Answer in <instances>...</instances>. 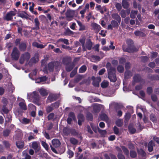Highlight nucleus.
I'll return each mask as SVG.
<instances>
[{"label": "nucleus", "mask_w": 159, "mask_h": 159, "mask_svg": "<svg viewBox=\"0 0 159 159\" xmlns=\"http://www.w3.org/2000/svg\"><path fill=\"white\" fill-rule=\"evenodd\" d=\"M30 57V54L28 52H25L21 55L19 60L20 63L22 64L25 61H28Z\"/></svg>", "instance_id": "f257e3e1"}, {"label": "nucleus", "mask_w": 159, "mask_h": 159, "mask_svg": "<svg viewBox=\"0 0 159 159\" xmlns=\"http://www.w3.org/2000/svg\"><path fill=\"white\" fill-rule=\"evenodd\" d=\"M16 11L15 10L7 12L4 17V19L7 21L12 20L13 19V17L16 15Z\"/></svg>", "instance_id": "f03ea898"}, {"label": "nucleus", "mask_w": 159, "mask_h": 159, "mask_svg": "<svg viewBox=\"0 0 159 159\" xmlns=\"http://www.w3.org/2000/svg\"><path fill=\"white\" fill-rule=\"evenodd\" d=\"M20 56V52L18 49L16 47H14L11 54V56L13 60H17Z\"/></svg>", "instance_id": "7ed1b4c3"}, {"label": "nucleus", "mask_w": 159, "mask_h": 159, "mask_svg": "<svg viewBox=\"0 0 159 159\" xmlns=\"http://www.w3.org/2000/svg\"><path fill=\"white\" fill-rule=\"evenodd\" d=\"M115 72L110 71L108 72V78L111 81L115 82L116 80Z\"/></svg>", "instance_id": "20e7f679"}, {"label": "nucleus", "mask_w": 159, "mask_h": 159, "mask_svg": "<svg viewBox=\"0 0 159 159\" xmlns=\"http://www.w3.org/2000/svg\"><path fill=\"white\" fill-rule=\"evenodd\" d=\"M92 79L93 80V84L95 86L98 87L99 86V83L101 82V80L100 77H98L95 78L94 77H92Z\"/></svg>", "instance_id": "39448f33"}, {"label": "nucleus", "mask_w": 159, "mask_h": 159, "mask_svg": "<svg viewBox=\"0 0 159 159\" xmlns=\"http://www.w3.org/2000/svg\"><path fill=\"white\" fill-rule=\"evenodd\" d=\"M91 26L92 27L93 29L95 31L98 33L101 30L100 26L95 23H93L91 24Z\"/></svg>", "instance_id": "423d86ee"}, {"label": "nucleus", "mask_w": 159, "mask_h": 159, "mask_svg": "<svg viewBox=\"0 0 159 159\" xmlns=\"http://www.w3.org/2000/svg\"><path fill=\"white\" fill-rule=\"evenodd\" d=\"M39 143L37 141H34L32 143V148H33L36 152H38L39 149Z\"/></svg>", "instance_id": "0eeeda50"}, {"label": "nucleus", "mask_w": 159, "mask_h": 159, "mask_svg": "<svg viewBox=\"0 0 159 159\" xmlns=\"http://www.w3.org/2000/svg\"><path fill=\"white\" fill-rule=\"evenodd\" d=\"M30 97L33 98L35 100H38L39 98V95L35 91L33 92L32 93H30Z\"/></svg>", "instance_id": "6e6552de"}, {"label": "nucleus", "mask_w": 159, "mask_h": 159, "mask_svg": "<svg viewBox=\"0 0 159 159\" xmlns=\"http://www.w3.org/2000/svg\"><path fill=\"white\" fill-rule=\"evenodd\" d=\"M92 43L91 42L90 39H87L86 40L85 48L86 49L88 50H90L92 47Z\"/></svg>", "instance_id": "1a4fd4ad"}, {"label": "nucleus", "mask_w": 159, "mask_h": 159, "mask_svg": "<svg viewBox=\"0 0 159 159\" xmlns=\"http://www.w3.org/2000/svg\"><path fill=\"white\" fill-rule=\"evenodd\" d=\"M52 143L53 147L57 148L60 146L61 143L59 140L57 139H54L52 140Z\"/></svg>", "instance_id": "9d476101"}, {"label": "nucleus", "mask_w": 159, "mask_h": 159, "mask_svg": "<svg viewBox=\"0 0 159 159\" xmlns=\"http://www.w3.org/2000/svg\"><path fill=\"white\" fill-rule=\"evenodd\" d=\"M4 116L5 119V121L4 124L5 126L7 125V122H10L11 121V116L10 114H9L4 115Z\"/></svg>", "instance_id": "9b49d317"}, {"label": "nucleus", "mask_w": 159, "mask_h": 159, "mask_svg": "<svg viewBox=\"0 0 159 159\" xmlns=\"http://www.w3.org/2000/svg\"><path fill=\"white\" fill-rule=\"evenodd\" d=\"M74 66V64L73 63H70L69 64H66V71L68 72L70 71Z\"/></svg>", "instance_id": "f8f14e48"}, {"label": "nucleus", "mask_w": 159, "mask_h": 159, "mask_svg": "<svg viewBox=\"0 0 159 159\" xmlns=\"http://www.w3.org/2000/svg\"><path fill=\"white\" fill-rule=\"evenodd\" d=\"M34 23L35 25V27L33 28L34 30L36 29L39 30V29L40 23L39 21V19L36 18L34 19Z\"/></svg>", "instance_id": "ddd939ff"}, {"label": "nucleus", "mask_w": 159, "mask_h": 159, "mask_svg": "<svg viewBox=\"0 0 159 159\" xmlns=\"http://www.w3.org/2000/svg\"><path fill=\"white\" fill-rule=\"evenodd\" d=\"M85 40V38L84 37H83L82 39H80L79 40L80 42L82 44V46L83 49V50L84 51H86V49L85 48V46L84 44Z\"/></svg>", "instance_id": "4468645a"}, {"label": "nucleus", "mask_w": 159, "mask_h": 159, "mask_svg": "<svg viewBox=\"0 0 159 159\" xmlns=\"http://www.w3.org/2000/svg\"><path fill=\"white\" fill-rule=\"evenodd\" d=\"M121 4L122 7L125 9H127L129 7V4L126 0H122Z\"/></svg>", "instance_id": "2eb2a0df"}, {"label": "nucleus", "mask_w": 159, "mask_h": 159, "mask_svg": "<svg viewBox=\"0 0 159 159\" xmlns=\"http://www.w3.org/2000/svg\"><path fill=\"white\" fill-rule=\"evenodd\" d=\"M39 91L40 94L43 96H47L48 94L47 90L44 89L42 88L39 89Z\"/></svg>", "instance_id": "dca6fc26"}, {"label": "nucleus", "mask_w": 159, "mask_h": 159, "mask_svg": "<svg viewBox=\"0 0 159 159\" xmlns=\"http://www.w3.org/2000/svg\"><path fill=\"white\" fill-rule=\"evenodd\" d=\"M111 16L113 19L116 20L118 22H120L121 21L120 17L118 14L116 13L113 14L111 15Z\"/></svg>", "instance_id": "f3484780"}, {"label": "nucleus", "mask_w": 159, "mask_h": 159, "mask_svg": "<svg viewBox=\"0 0 159 159\" xmlns=\"http://www.w3.org/2000/svg\"><path fill=\"white\" fill-rule=\"evenodd\" d=\"M154 145V143L152 141L149 143L148 145V149L150 152H151L153 150Z\"/></svg>", "instance_id": "a211bd4d"}, {"label": "nucleus", "mask_w": 159, "mask_h": 159, "mask_svg": "<svg viewBox=\"0 0 159 159\" xmlns=\"http://www.w3.org/2000/svg\"><path fill=\"white\" fill-rule=\"evenodd\" d=\"M26 48V45L24 43H21L19 46V48L21 51H24L25 50Z\"/></svg>", "instance_id": "6ab92c4d"}, {"label": "nucleus", "mask_w": 159, "mask_h": 159, "mask_svg": "<svg viewBox=\"0 0 159 159\" xmlns=\"http://www.w3.org/2000/svg\"><path fill=\"white\" fill-rule=\"evenodd\" d=\"M61 42L63 43H64L66 45H68L69 44L68 40L67 39H59L57 41V43H60Z\"/></svg>", "instance_id": "aec40b11"}, {"label": "nucleus", "mask_w": 159, "mask_h": 159, "mask_svg": "<svg viewBox=\"0 0 159 159\" xmlns=\"http://www.w3.org/2000/svg\"><path fill=\"white\" fill-rule=\"evenodd\" d=\"M33 46L38 48H43L45 47V46L42 44L39 43L37 42H34L32 44Z\"/></svg>", "instance_id": "412c9836"}, {"label": "nucleus", "mask_w": 159, "mask_h": 159, "mask_svg": "<svg viewBox=\"0 0 159 159\" xmlns=\"http://www.w3.org/2000/svg\"><path fill=\"white\" fill-rule=\"evenodd\" d=\"M17 147L19 148H21L23 147L24 145V143L23 141H18L16 143Z\"/></svg>", "instance_id": "4be33fe9"}, {"label": "nucleus", "mask_w": 159, "mask_h": 159, "mask_svg": "<svg viewBox=\"0 0 159 159\" xmlns=\"http://www.w3.org/2000/svg\"><path fill=\"white\" fill-rule=\"evenodd\" d=\"M77 23L80 27L79 30L80 31L84 30H85V26L83 25L82 23L80 21L77 20Z\"/></svg>", "instance_id": "5701e85b"}, {"label": "nucleus", "mask_w": 159, "mask_h": 159, "mask_svg": "<svg viewBox=\"0 0 159 159\" xmlns=\"http://www.w3.org/2000/svg\"><path fill=\"white\" fill-rule=\"evenodd\" d=\"M71 61V58L67 57L64 58L63 59L62 61L64 64H67L68 63L69 64L70 63V61Z\"/></svg>", "instance_id": "b1692460"}, {"label": "nucleus", "mask_w": 159, "mask_h": 159, "mask_svg": "<svg viewBox=\"0 0 159 159\" xmlns=\"http://www.w3.org/2000/svg\"><path fill=\"white\" fill-rule=\"evenodd\" d=\"M47 79V77L44 76L40 77V78L36 80V83H40L44 82Z\"/></svg>", "instance_id": "393cba45"}, {"label": "nucleus", "mask_w": 159, "mask_h": 159, "mask_svg": "<svg viewBox=\"0 0 159 159\" xmlns=\"http://www.w3.org/2000/svg\"><path fill=\"white\" fill-rule=\"evenodd\" d=\"M132 46H130L129 47L126 48L125 46H123V49L125 52H132Z\"/></svg>", "instance_id": "a878e982"}, {"label": "nucleus", "mask_w": 159, "mask_h": 159, "mask_svg": "<svg viewBox=\"0 0 159 159\" xmlns=\"http://www.w3.org/2000/svg\"><path fill=\"white\" fill-rule=\"evenodd\" d=\"M19 106L20 108L23 110H26L27 109L26 106L24 101L20 102L19 103Z\"/></svg>", "instance_id": "bb28decb"}, {"label": "nucleus", "mask_w": 159, "mask_h": 159, "mask_svg": "<svg viewBox=\"0 0 159 159\" xmlns=\"http://www.w3.org/2000/svg\"><path fill=\"white\" fill-rule=\"evenodd\" d=\"M100 60V58L98 56H93L91 57V60L93 62H95L97 61H98Z\"/></svg>", "instance_id": "cd10ccee"}, {"label": "nucleus", "mask_w": 159, "mask_h": 159, "mask_svg": "<svg viewBox=\"0 0 159 159\" xmlns=\"http://www.w3.org/2000/svg\"><path fill=\"white\" fill-rule=\"evenodd\" d=\"M71 129L65 127L64 128L63 132L66 135H68L70 134Z\"/></svg>", "instance_id": "c85d7f7f"}, {"label": "nucleus", "mask_w": 159, "mask_h": 159, "mask_svg": "<svg viewBox=\"0 0 159 159\" xmlns=\"http://www.w3.org/2000/svg\"><path fill=\"white\" fill-rule=\"evenodd\" d=\"M54 109L53 107L51 105L50 106H47L46 108V110L47 113L52 112Z\"/></svg>", "instance_id": "c756f323"}, {"label": "nucleus", "mask_w": 159, "mask_h": 159, "mask_svg": "<svg viewBox=\"0 0 159 159\" xmlns=\"http://www.w3.org/2000/svg\"><path fill=\"white\" fill-rule=\"evenodd\" d=\"M55 100V95L53 94H50L48 97V100L50 102H51Z\"/></svg>", "instance_id": "7c9ffc66"}, {"label": "nucleus", "mask_w": 159, "mask_h": 159, "mask_svg": "<svg viewBox=\"0 0 159 159\" xmlns=\"http://www.w3.org/2000/svg\"><path fill=\"white\" fill-rule=\"evenodd\" d=\"M107 67L108 69V72L110 71H113L114 72L115 71V69L111 67V64L109 62H107L106 64Z\"/></svg>", "instance_id": "2f4dec72"}, {"label": "nucleus", "mask_w": 159, "mask_h": 159, "mask_svg": "<svg viewBox=\"0 0 159 159\" xmlns=\"http://www.w3.org/2000/svg\"><path fill=\"white\" fill-rule=\"evenodd\" d=\"M121 147L124 154L127 155H128L129 151L128 149L124 146H122Z\"/></svg>", "instance_id": "473e14b6"}, {"label": "nucleus", "mask_w": 159, "mask_h": 159, "mask_svg": "<svg viewBox=\"0 0 159 159\" xmlns=\"http://www.w3.org/2000/svg\"><path fill=\"white\" fill-rule=\"evenodd\" d=\"M138 12L137 11L132 10L131 11L130 16L132 18H134Z\"/></svg>", "instance_id": "72a5a7b5"}, {"label": "nucleus", "mask_w": 159, "mask_h": 159, "mask_svg": "<svg viewBox=\"0 0 159 159\" xmlns=\"http://www.w3.org/2000/svg\"><path fill=\"white\" fill-rule=\"evenodd\" d=\"M100 119L103 120L107 121L108 120V117L106 115L104 114H101L100 116Z\"/></svg>", "instance_id": "f704fd0d"}, {"label": "nucleus", "mask_w": 159, "mask_h": 159, "mask_svg": "<svg viewBox=\"0 0 159 159\" xmlns=\"http://www.w3.org/2000/svg\"><path fill=\"white\" fill-rule=\"evenodd\" d=\"M116 125L119 126L121 127L123 124V120L121 119H118L117 120L116 122Z\"/></svg>", "instance_id": "c9c22d12"}, {"label": "nucleus", "mask_w": 159, "mask_h": 159, "mask_svg": "<svg viewBox=\"0 0 159 159\" xmlns=\"http://www.w3.org/2000/svg\"><path fill=\"white\" fill-rule=\"evenodd\" d=\"M39 61V58L38 55H37L35 56V57H32L30 60V61L33 63H35Z\"/></svg>", "instance_id": "e433bc0d"}, {"label": "nucleus", "mask_w": 159, "mask_h": 159, "mask_svg": "<svg viewBox=\"0 0 159 159\" xmlns=\"http://www.w3.org/2000/svg\"><path fill=\"white\" fill-rule=\"evenodd\" d=\"M70 141L73 145H76L78 143V140L73 138H71L70 139Z\"/></svg>", "instance_id": "4c0bfd02"}, {"label": "nucleus", "mask_w": 159, "mask_h": 159, "mask_svg": "<svg viewBox=\"0 0 159 159\" xmlns=\"http://www.w3.org/2000/svg\"><path fill=\"white\" fill-rule=\"evenodd\" d=\"M86 70V67L85 65L82 66L79 70L80 73H83Z\"/></svg>", "instance_id": "58836bf2"}, {"label": "nucleus", "mask_w": 159, "mask_h": 159, "mask_svg": "<svg viewBox=\"0 0 159 159\" xmlns=\"http://www.w3.org/2000/svg\"><path fill=\"white\" fill-rule=\"evenodd\" d=\"M108 85V83L107 81H103L101 84V86L102 88H106Z\"/></svg>", "instance_id": "ea45409f"}, {"label": "nucleus", "mask_w": 159, "mask_h": 159, "mask_svg": "<svg viewBox=\"0 0 159 159\" xmlns=\"http://www.w3.org/2000/svg\"><path fill=\"white\" fill-rule=\"evenodd\" d=\"M115 6L117 10L119 11H120L122 8V7L121 4L119 3H116Z\"/></svg>", "instance_id": "a19ab883"}, {"label": "nucleus", "mask_w": 159, "mask_h": 159, "mask_svg": "<svg viewBox=\"0 0 159 159\" xmlns=\"http://www.w3.org/2000/svg\"><path fill=\"white\" fill-rule=\"evenodd\" d=\"M77 68H75L70 73V77L71 78L73 77L76 74L77 72Z\"/></svg>", "instance_id": "79ce46f5"}, {"label": "nucleus", "mask_w": 159, "mask_h": 159, "mask_svg": "<svg viewBox=\"0 0 159 159\" xmlns=\"http://www.w3.org/2000/svg\"><path fill=\"white\" fill-rule=\"evenodd\" d=\"M140 79V77L139 75H136L134 77V80L135 82H139Z\"/></svg>", "instance_id": "37998d69"}, {"label": "nucleus", "mask_w": 159, "mask_h": 159, "mask_svg": "<svg viewBox=\"0 0 159 159\" xmlns=\"http://www.w3.org/2000/svg\"><path fill=\"white\" fill-rule=\"evenodd\" d=\"M134 34L136 36H143L144 35V33L141 31L139 30L136 31L135 32Z\"/></svg>", "instance_id": "c03bdc74"}, {"label": "nucleus", "mask_w": 159, "mask_h": 159, "mask_svg": "<svg viewBox=\"0 0 159 159\" xmlns=\"http://www.w3.org/2000/svg\"><path fill=\"white\" fill-rule=\"evenodd\" d=\"M10 130L8 129H6L3 132V135L4 136L7 137L8 136V135L10 133Z\"/></svg>", "instance_id": "a18cd8bd"}, {"label": "nucleus", "mask_w": 159, "mask_h": 159, "mask_svg": "<svg viewBox=\"0 0 159 159\" xmlns=\"http://www.w3.org/2000/svg\"><path fill=\"white\" fill-rule=\"evenodd\" d=\"M54 65L53 62H50L48 64V69L50 71L53 70Z\"/></svg>", "instance_id": "49530a36"}, {"label": "nucleus", "mask_w": 159, "mask_h": 159, "mask_svg": "<svg viewBox=\"0 0 159 159\" xmlns=\"http://www.w3.org/2000/svg\"><path fill=\"white\" fill-rule=\"evenodd\" d=\"M41 144L43 147L46 150H48V149L49 147L47 144L45 142L42 141L41 142Z\"/></svg>", "instance_id": "de8ad7c7"}, {"label": "nucleus", "mask_w": 159, "mask_h": 159, "mask_svg": "<svg viewBox=\"0 0 159 159\" xmlns=\"http://www.w3.org/2000/svg\"><path fill=\"white\" fill-rule=\"evenodd\" d=\"M111 24L113 27H118V24L117 22L114 20L111 21Z\"/></svg>", "instance_id": "09e8293b"}, {"label": "nucleus", "mask_w": 159, "mask_h": 159, "mask_svg": "<svg viewBox=\"0 0 159 159\" xmlns=\"http://www.w3.org/2000/svg\"><path fill=\"white\" fill-rule=\"evenodd\" d=\"M118 71L120 72H123L124 71V67L122 66H119L117 68Z\"/></svg>", "instance_id": "8fccbe9b"}, {"label": "nucleus", "mask_w": 159, "mask_h": 159, "mask_svg": "<svg viewBox=\"0 0 159 159\" xmlns=\"http://www.w3.org/2000/svg\"><path fill=\"white\" fill-rule=\"evenodd\" d=\"M54 114L53 113H50L48 116V117L49 120L52 119L54 117Z\"/></svg>", "instance_id": "3c124183"}, {"label": "nucleus", "mask_w": 159, "mask_h": 159, "mask_svg": "<svg viewBox=\"0 0 159 159\" xmlns=\"http://www.w3.org/2000/svg\"><path fill=\"white\" fill-rule=\"evenodd\" d=\"M71 118L73 120H75L76 118L74 114L72 112H70L69 114V117Z\"/></svg>", "instance_id": "603ef678"}, {"label": "nucleus", "mask_w": 159, "mask_h": 159, "mask_svg": "<svg viewBox=\"0 0 159 159\" xmlns=\"http://www.w3.org/2000/svg\"><path fill=\"white\" fill-rule=\"evenodd\" d=\"M150 120L153 122H155L156 121V118L155 115L153 114H151L150 116Z\"/></svg>", "instance_id": "864d4df0"}, {"label": "nucleus", "mask_w": 159, "mask_h": 159, "mask_svg": "<svg viewBox=\"0 0 159 159\" xmlns=\"http://www.w3.org/2000/svg\"><path fill=\"white\" fill-rule=\"evenodd\" d=\"M129 131L132 134L134 133L136 131V129L130 125L129 127Z\"/></svg>", "instance_id": "5fc2aeb1"}, {"label": "nucleus", "mask_w": 159, "mask_h": 159, "mask_svg": "<svg viewBox=\"0 0 159 159\" xmlns=\"http://www.w3.org/2000/svg\"><path fill=\"white\" fill-rule=\"evenodd\" d=\"M98 129L100 133L102 135H104L106 134V131L105 130H102L100 129L98 127L97 128Z\"/></svg>", "instance_id": "6e6d98bb"}, {"label": "nucleus", "mask_w": 159, "mask_h": 159, "mask_svg": "<svg viewBox=\"0 0 159 159\" xmlns=\"http://www.w3.org/2000/svg\"><path fill=\"white\" fill-rule=\"evenodd\" d=\"M120 15L122 17L125 18L126 16L125 11L124 10H122L120 11Z\"/></svg>", "instance_id": "4d7b16f0"}, {"label": "nucleus", "mask_w": 159, "mask_h": 159, "mask_svg": "<svg viewBox=\"0 0 159 159\" xmlns=\"http://www.w3.org/2000/svg\"><path fill=\"white\" fill-rule=\"evenodd\" d=\"M130 156L133 158L135 157L136 156V153L134 151H130Z\"/></svg>", "instance_id": "13d9d810"}, {"label": "nucleus", "mask_w": 159, "mask_h": 159, "mask_svg": "<svg viewBox=\"0 0 159 159\" xmlns=\"http://www.w3.org/2000/svg\"><path fill=\"white\" fill-rule=\"evenodd\" d=\"M51 105L53 107L54 109L58 108L59 106V103L58 102H56L52 104Z\"/></svg>", "instance_id": "bf43d9fd"}, {"label": "nucleus", "mask_w": 159, "mask_h": 159, "mask_svg": "<svg viewBox=\"0 0 159 159\" xmlns=\"http://www.w3.org/2000/svg\"><path fill=\"white\" fill-rule=\"evenodd\" d=\"M117 157L118 159H125V157L122 153H118Z\"/></svg>", "instance_id": "052dcab7"}, {"label": "nucleus", "mask_w": 159, "mask_h": 159, "mask_svg": "<svg viewBox=\"0 0 159 159\" xmlns=\"http://www.w3.org/2000/svg\"><path fill=\"white\" fill-rule=\"evenodd\" d=\"M93 110L96 112L99 111V109L97 105H93Z\"/></svg>", "instance_id": "680f3d73"}, {"label": "nucleus", "mask_w": 159, "mask_h": 159, "mask_svg": "<svg viewBox=\"0 0 159 159\" xmlns=\"http://www.w3.org/2000/svg\"><path fill=\"white\" fill-rule=\"evenodd\" d=\"M87 117L89 120H92L93 119V117L92 114L89 113L87 115Z\"/></svg>", "instance_id": "e2e57ef3"}, {"label": "nucleus", "mask_w": 159, "mask_h": 159, "mask_svg": "<svg viewBox=\"0 0 159 159\" xmlns=\"http://www.w3.org/2000/svg\"><path fill=\"white\" fill-rule=\"evenodd\" d=\"M114 133L116 134H118L119 132V129L116 126L114 127Z\"/></svg>", "instance_id": "0e129e2a"}, {"label": "nucleus", "mask_w": 159, "mask_h": 159, "mask_svg": "<svg viewBox=\"0 0 159 159\" xmlns=\"http://www.w3.org/2000/svg\"><path fill=\"white\" fill-rule=\"evenodd\" d=\"M67 153L70 156L69 157L70 158H71L74 155L73 152H72V151L70 150H69L67 151Z\"/></svg>", "instance_id": "69168bd1"}, {"label": "nucleus", "mask_w": 159, "mask_h": 159, "mask_svg": "<svg viewBox=\"0 0 159 159\" xmlns=\"http://www.w3.org/2000/svg\"><path fill=\"white\" fill-rule=\"evenodd\" d=\"M106 70L104 68L101 69L99 72L98 74L100 75H102L105 72Z\"/></svg>", "instance_id": "338daca9"}, {"label": "nucleus", "mask_w": 159, "mask_h": 159, "mask_svg": "<svg viewBox=\"0 0 159 159\" xmlns=\"http://www.w3.org/2000/svg\"><path fill=\"white\" fill-rule=\"evenodd\" d=\"M86 11L84 9H83L82 10H81L80 11V13L81 15V17L82 18H84V14L86 12Z\"/></svg>", "instance_id": "774afa93"}]
</instances>
